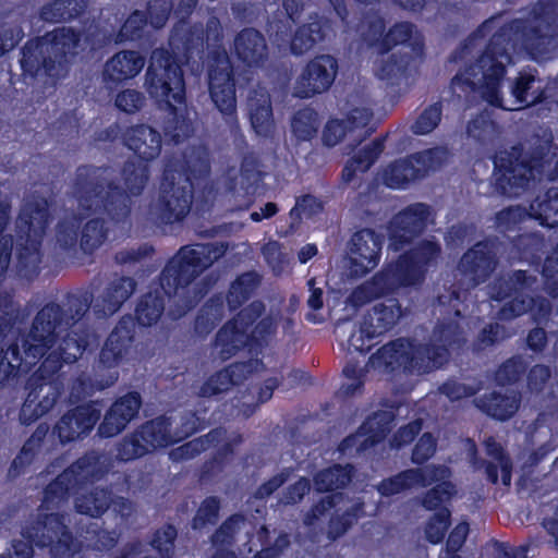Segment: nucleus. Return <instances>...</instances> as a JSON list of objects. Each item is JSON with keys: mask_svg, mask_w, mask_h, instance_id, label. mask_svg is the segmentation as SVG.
<instances>
[{"mask_svg": "<svg viewBox=\"0 0 558 558\" xmlns=\"http://www.w3.org/2000/svg\"><path fill=\"white\" fill-rule=\"evenodd\" d=\"M92 301L90 291L75 289L64 295L63 306L54 301L47 302L22 338V351L15 342L5 351L16 369L15 378L41 361L25 384L27 395L19 413L22 425L35 423L60 399L63 391L60 369L64 364L77 362L90 342L89 328L80 322L90 310Z\"/></svg>", "mask_w": 558, "mask_h": 558, "instance_id": "f257e3e1", "label": "nucleus"}, {"mask_svg": "<svg viewBox=\"0 0 558 558\" xmlns=\"http://www.w3.org/2000/svg\"><path fill=\"white\" fill-rule=\"evenodd\" d=\"M500 17L495 14L486 19L460 44L454 60L472 54L492 34L476 61L450 81L452 92L465 96L476 92L480 85L483 98L497 108L502 107L500 87L513 52L523 51L532 60L549 53V45L558 36V0H537L531 4L527 17H514L497 27Z\"/></svg>", "mask_w": 558, "mask_h": 558, "instance_id": "f03ea898", "label": "nucleus"}, {"mask_svg": "<svg viewBox=\"0 0 558 558\" xmlns=\"http://www.w3.org/2000/svg\"><path fill=\"white\" fill-rule=\"evenodd\" d=\"M227 245L222 242L194 243L181 246L166 263L159 275L161 291L155 290L143 294L135 306L134 317L130 314L122 316L107 337L98 356V366L107 369L101 378L80 375L75 387L86 396L102 391L113 386L119 373L116 368L124 360L135 337V323L142 327H150L158 323L165 312V295L179 298L174 303L181 307L179 316L192 310L197 300L186 295L190 286L214 263L225 256Z\"/></svg>", "mask_w": 558, "mask_h": 558, "instance_id": "7ed1b4c3", "label": "nucleus"}, {"mask_svg": "<svg viewBox=\"0 0 558 558\" xmlns=\"http://www.w3.org/2000/svg\"><path fill=\"white\" fill-rule=\"evenodd\" d=\"M222 39L221 24L218 17H208L206 25L179 20L169 35V47L156 48L145 75V86L158 105L168 109L171 118L163 124L165 135L174 144H180L193 133L191 120L179 112L175 105H185V81L182 62L189 63L196 58L203 59L209 40Z\"/></svg>", "mask_w": 558, "mask_h": 558, "instance_id": "20e7f679", "label": "nucleus"}, {"mask_svg": "<svg viewBox=\"0 0 558 558\" xmlns=\"http://www.w3.org/2000/svg\"><path fill=\"white\" fill-rule=\"evenodd\" d=\"M106 169L93 165L76 168L73 196L85 214H101L114 225H125L132 214V198L143 194L149 180L147 162L126 160L121 169L125 189L102 175Z\"/></svg>", "mask_w": 558, "mask_h": 558, "instance_id": "39448f33", "label": "nucleus"}, {"mask_svg": "<svg viewBox=\"0 0 558 558\" xmlns=\"http://www.w3.org/2000/svg\"><path fill=\"white\" fill-rule=\"evenodd\" d=\"M210 162L206 155L192 150L181 158H168L163 165L157 199L149 215L159 226L182 222L191 211L194 191L208 181Z\"/></svg>", "mask_w": 558, "mask_h": 558, "instance_id": "423d86ee", "label": "nucleus"}, {"mask_svg": "<svg viewBox=\"0 0 558 558\" xmlns=\"http://www.w3.org/2000/svg\"><path fill=\"white\" fill-rule=\"evenodd\" d=\"M98 34L97 28L84 33L72 26H60L43 37L28 40L21 51L23 75L34 80L43 77L47 84L56 86L69 75L80 53L82 39L94 48Z\"/></svg>", "mask_w": 558, "mask_h": 558, "instance_id": "0eeeda50", "label": "nucleus"}, {"mask_svg": "<svg viewBox=\"0 0 558 558\" xmlns=\"http://www.w3.org/2000/svg\"><path fill=\"white\" fill-rule=\"evenodd\" d=\"M440 254L441 245L435 238L418 241L396 260L384 265L369 280L356 287L349 296L350 303L362 306L391 295L400 288L422 284L429 267L437 262Z\"/></svg>", "mask_w": 558, "mask_h": 558, "instance_id": "6e6552de", "label": "nucleus"}, {"mask_svg": "<svg viewBox=\"0 0 558 558\" xmlns=\"http://www.w3.org/2000/svg\"><path fill=\"white\" fill-rule=\"evenodd\" d=\"M450 355L448 348L438 342L418 343L414 339L400 337L373 353L367 365L391 376L424 375L444 367Z\"/></svg>", "mask_w": 558, "mask_h": 558, "instance_id": "1a4fd4ad", "label": "nucleus"}, {"mask_svg": "<svg viewBox=\"0 0 558 558\" xmlns=\"http://www.w3.org/2000/svg\"><path fill=\"white\" fill-rule=\"evenodd\" d=\"M23 539L12 542L13 554L0 558H33L34 547L48 549L51 558H75L83 544L65 524V514L60 512L38 514L21 531Z\"/></svg>", "mask_w": 558, "mask_h": 558, "instance_id": "9d476101", "label": "nucleus"}, {"mask_svg": "<svg viewBox=\"0 0 558 558\" xmlns=\"http://www.w3.org/2000/svg\"><path fill=\"white\" fill-rule=\"evenodd\" d=\"M549 154V144H535L524 148L517 143L498 150L494 158V189L501 196H518L525 191L535 174H541Z\"/></svg>", "mask_w": 558, "mask_h": 558, "instance_id": "9b49d317", "label": "nucleus"}, {"mask_svg": "<svg viewBox=\"0 0 558 558\" xmlns=\"http://www.w3.org/2000/svg\"><path fill=\"white\" fill-rule=\"evenodd\" d=\"M50 221L46 197H37L22 205L15 221L16 272L21 278L33 280L40 274L41 246Z\"/></svg>", "mask_w": 558, "mask_h": 558, "instance_id": "f8f14e48", "label": "nucleus"}, {"mask_svg": "<svg viewBox=\"0 0 558 558\" xmlns=\"http://www.w3.org/2000/svg\"><path fill=\"white\" fill-rule=\"evenodd\" d=\"M108 473L102 457L95 450L85 452L44 488L43 504L59 507L68 501L70 496L83 490L86 486L100 481Z\"/></svg>", "mask_w": 558, "mask_h": 558, "instance_id": "ddd939ff", "label": "nucleus"}, {"mask_svg": "<svg viewBox=\"0 0 558 558\" xmlns=\"http://www.w3.org/2000/svg\"><path fill=\"white\" fill-rule=\"evenodd\" d=\"M207 74L215 107L231 130L239 129L233 66L225 49L217 48L209 52Z\"/></svg>", "mask_w": 558, "mask_h": 558, "instance_id": "4468645a", "label": "nucleus"}, {"mask_svg": "<svg viewBox=\"0 0 558 558\" xmlns=\"http://www.w3.org/2000/svg\"><path fill=\"white\" fill-rule=\"evenodd\" d=\"M535 283L536 277L521 269L495 278L488 287L489 298L505 302L497 312L498 319L509 322L525 314L533 302L529 292Z\"/></svg>", "mask_w": 558, "mask_h": 558, "instance_id": "2eb2a0df", "label": "nucleus"}, {"mask_svg": "<svg viewBox=\"0 0 558 558\" xmlns=\"http://www.w3.org/2000/svg\"><path fill=\"white\" fill-rule=\"evenodd\" d=\"M442 163L438 148H428L389 162L380 173L381 182L391 190H405L426 178Z\"/></svg>", "mask_w": 558, "mask_h": 558, "instance_id": "dca6fc26", "label": "nucleus"}, {"mask_svg": "<svg viewBox=\"0 0 558 558\" xmlns=\"http://www.w3.org/2000/svg\"><path fill=\"white\" fill-rule=\"evenodd\" d=\"M264 313V303L253 301L217 331L214 348L221 360L227 361L247 347L248 332Z\"/></svg>", "mask_w": 558, "mask_h": 558, "instance_id": "f3484780", "label": "nucleus"}, {"mask_svg": "<svg viewBox=\"0 0 558 558\" xmlns=\"http://www.w3.org/2000/svg\"><path fill=\"white\" fill-rule=\"evenodd\" d=\"M434 222L432 207L425 203H413L397 213L388 225V248L401 252L425 233Z\"/></svg>", "mask_w": 558, "mask_h": 558, "instance_id": "a211bd4d", "label": "nucleus"}, {"mask_svg": "<svg viewBox=\"0 0 558 558\" xmlns=\"http://www.w3.org/2000/svg\"><path fill=\"white\" fill-rule=\"evenodd\" d=\"M11 204L7 199L0 198V284L5 278L8 271L12 248L13 238L11 234H4V231L11 219ZM20 306L14 302L10 294L0 293V340L5 339L13 332L20 319Z\"/></svg>", "mask_w": 558, "mask_h": 558, "instance_id": "6ab92c4d", "label": "nucleus"}, {"mask_svg": "<svg viewBox=\"0 0 558 558\" xmlns=\"http://www.w3.org/2000/svg\"><path fill=\"white\" fill-rule=\"evenodd\" d=\"M101 417V401L90 400L68 410L56 423L52 435L65 445L90 434Z\"/></svg>", "mask_w": 558, "mask_h": 558, "instance_id": "aec40b11", "label": "nucleus"}, {"mask_svg": "<svg viewBox=\"0 0 558 558\" xmlns=\"http://www.w3.org/2000/svg\"><path fill=\"white\" fill-rule=\"evenodd\" d=\"M338 60L330 54H318L311 59L294 84L293 95L307 99L327 92L338 73Z\"/></svg>", "mask_w": 558, "mask_h": 558, "instance_id": "412c9836", "label": "nucleus"}, {"mask_svg": "<svg viewBox=\"0 0 558 558\" xmlns=\"http://www.w3.org/2000/svg\"><path fill=\"white\" fill-rule=\"evenodd\" d=\"M384 235L371 228L354 232L350 240V275L362 278L380 262Z\"/></svg>", "mask_w": 558, "mask_h": 558, "instance_id": "4be33fe9", "label": "nucleus"}, {"mask_svg": "<svg viewBox=\"0 0 558 558\" xmlns=\"http://www.w3.org/2000/svg\"><path fill=\"white\" fill-rule=\"evenodd\" d=\"M498 264L495 243L482 240L468 248L458 263V269L468 280L470 288L486 282Z\"/></svg>", "mask_w": 558, "mask_h": 558, "instance_id": "5701e85b", "label": "nucleus"}, {"mask_svg": "<svg viewBox=\"0 0 558 558\" xmlns=\"http://www.w3.org/2000/svg\"><path fill=\"white\" fill-rule=\"evenodd\" d=\"M141 407L142 397L137 391H130L119 397L106 411L98 425V436L112 438L122 433L129 423L137 416Z\"/></svg>", "mask_w": 558, "mask_h": 558, "instance_id": "b1692460", "label": "nucleus"}, {"mask_svg": "<svg viewBox=\"0 0 558 558\" xmlns=\"http://www.w3.org/2000/svg\"><path fill=\"white\" fill-rule=\"evenodd\" d=\"M260 360H247L234 362L211 374L199 387L198 396L202 398H210L228 391L231 387L243 384L251 375H253Z\"/></svg>", "mask_w": 558, "mask_h": 558, "instance_id": "393cba45", "label": "nucleus"}, {"mask_svg": "<svg viewBox=\"0 0 558 558\" xmlns=\"http://www.w3.org/2000/svg\"><path fill=\"white\" fill-rule=\"evenodd\" d=\"M417 72L416 60L409 52L391 53L387 59L381 60L375 70L378 80L385 82L390 88L410 86Z\"/></svg>", "mask_w": 558, "mask_h": 558, "instance_id": "a878e982", "label": "nucleus"}, {"mask_svg": "<svg viewBox=\"0 0 558 558\" xmlns=\"http://www.w3.org/2000/svg\"><path fill=\"white\" fill-rule=\"evenodd\" d=\"M122 144L142 161L149 162L161 153V134L147 124L126 128L121 134Z\"/></svg>", "mask_w": 558, "mask_h": 558, "instance_id": "bb28decb", "label": "nucleus"}, {"mask_svg": "<svg viewBox=\"0 0 558 558\" xmlns=\"http://www.w3.org/2000/svg\"><path fill=\"white\" fill-rule=\"evenodd\" d=\"M233 49L236 59L252 69L264 66L269 56L265 36L253 27L243 28L236 34Z\"/></svg>", "mask_w": 558, "mask_h": 558, "instance_id": "cd10ccee", "label": "nucleus"}, {"mask_svg": "<svg viewBox=\"0 0 558 558\" xmlns=\"http://www.w3.org/2000/svg\"><path fill=\"white\" fill-rule=\"evenodd\" d=\"M145 63V57L136 50L118 51L104 65V82L119 86L137 76Z\"/></svg>", "mask_w": 558, "mask_h": 558, "instance_id": "c85d7f7f", "label": "nucleus"}, {"mask_svg": "<svg viewBox=\"0 0 558 558\" xmlns=\"http://www.w3.org/2000/svg\"><path fill=\"white\" fill-rule=\"evenodd\" d=\"M437 468L433 465L430 469H407L395 475L383 478L377 485L376 490L381 497H392L402 492L411 489L418 485L427 487L436 481Z\"/></svg>", "mask_w": 558, "mask_h": 558, "instance_id": "c756f323", "label": "nucleus"}, {"mask_svg": "<svg viewBox=\"0 0 558 558\" xmlns=\"http://www.w3.org/2000/svg\"><path fill=\"white\" fill-rule=\"evenodd\" d=\"M136 281L126 276L110 281L102 294L92 301L94 313L98 317H109L117 313L126 300L134 293Z\"/></svg>", "mask_w": 558, "mask_h": 558, "instance_id": "7c9ffc66", "label": "nucleus"}, {"mask_svg": "<svg viewBox=\"0 0 558 558\" xmlns=\"http://www.w3.org/2000/svg\"><path fill=\"white\" fill-rule=\"evenodd\" d=\"M387 136L388 134H384L375 137L347 160L341 171L342 183L350 184L355 180L357 172L364 173L375 165L385 150Z\"/></svg>", "mask_w": 558, "mask_h": 558, "instance_id": "2f4dec72", "label": "nucleus"}, {"mask_svg": "<svg viewBox=\"0 0 558 558\" xmlns=\"http://www.w3.org/2000/svg\"><path fill=\"white\" fill-rule=\"evenodd\" d=\"M403 312L398 299L389 298L384 302L375 304L363 316L362 323L371 330V336H383L390 331Z\"/></svg>", "mask_w": 558, "mask_h": 558, "instance_id": "473e14b6", "label": "nucleus"}, {"mask_svg": "<svg viewBox=\"0 0 558 558\" xmlns=\"http://www.w3.org/2000/svg\"><path fill=\"white\" fill-rule=\"evenodd\" d=\"M331 31L328 19L317 13L310 15V22L300 25L291 38L290 49L294 56H302L323 41Z\"/></svg>", "mask_w": 558, "mask_h": 558, "instance_id": "72a5a7b5", "label": "nucleus"}, {"mask_svg": "<svg viewBox=\"0 0 558 558\" xmlns=\"http://www.w3.org/2000/svg\"><path fill=\"white\" fill-rule=\"evenodd\" d=\"M521 398L518 393L506 395L498 391L484 393L474 399L475 407L487 416L505 422L519 410Z\"/></svg>", "mask_w": 558, "mask_h": 558, "instance_id": "f704fd0d", "label": "nucleus"}, {"mask_svg": "<svg viewBox=\"0 0 558 558\" xmlns=\"http://www.w3.org/2000/svg\"><path fill=\"white\" fill-rule=\"evenodd\" d=\"M137 430L150 451L175 444L171 417L165 414L144 422Z\"/></svg>", "mask_w": 558, "mask_h": 558, "instance_id": "c9c22d12", "label": "nucleus"}, {"mask_svg": "<svg viewBox=\"0 0 558 558\" xmlns=\"http://www.w3.org/2000/svg\"><path fill=\"white\" fill-rule=\"evenodd\" d=\"M225 317V296L211 295L198 310L193 323V330L198 337L208 336Z\"/></svg>", "mask_w": 558, "mask_h": 558, "instance_id": "e433bc0d", "label": "nucleus"}, {"mask_svg": "<svg viewBox=\"0 0 558 558\" xmlns=\"http://www.w3.org/2000/svg\"><path fill=\"white\" fill-rule=\"evenodd\" d=\"M86 9V0H51L39 10V17L46 23L70 22L80 17Z\"/></svg>", "mask_w": 558, "mask_h": 558, "instance_id": "4c0bfd02", "label": "nucleus"}, {"mask_svg": "<svg viewBox=\"0 0 558 558\" xmlns=\"http://www.w3.org/2000/svg\"><path fill=\"white\" fill-rule=\"evenodd\" d=\"M542 227L558 226V186H551L530 204V214Z\"/></svg>", "mask_w": 558, "mask_h": 558, "instance_id": "58836bf2", "label": "nucleus"}, {"mask_svg": "<svg viewBox=\"0 0 558 558\" xmlns=\"http://www.w3.org/2000/svg\"><path fill=\"white\" fill-rule=\"evenodd\" d=\"M113 493L109 487H94L75 499V510L80 514L100 518L110 507Z\"/></svg>", "mask_w": 558, "mask_h": 558, "instance_id": "ea45409f", "label": "nucleus"}, {"mask_svg": "<svg viewBox=\"0 0 558 558\" xmlns=\"http://www.w3.org/2000/svg\"><path fill=\"white\" fill-rule=\"evenodd\" d=\"M352 469L350 464H332L318 471L314 476L316 490L330 493L347 487L352 480Z\"/></svg>", "mask_w": 558, "mask_h": 558, "instance_id": "a19ab883", "label": "nucleus"}, {"mask_svg": "<svg viewBox=\"0 0 558 558\" xmlns=\"http://www.w3.org/2000/svg\"><path fill=\"white\" fill-rule=\"evenodd\" d=\"M259 284V276L255 271H247L239 275L230 284L225 302L227 301L230 311L241 307L255 292Z\"/></svg>", "mask_w": 558, "mask_h": 558, "instance_id": "79ce46f5", "label": "nucleus"}, {"mask_svg": "<svg viewBox=\"0 0 558 558\" xmlns=\"http://www.w3.org/2000/svg\"><path fill=\"white\" fill-rule=\"evenodd\" d=\"M393 415L388 412H375L360 425V430L366 434L364 448H374L390 433Z\"/></svg>", "mask_w": 558, "mask_h": 558, "instance_id": "37998d69", "label": "nucleus"}, {"mask_svg": "<svg viewBox=\"0 0 558 558\" xmlns=\"http://www.w3.org/2000/svg\"><path fill=\"white\" fill-rule=\"evenodd\" d=\"M325 203L313 194H303L295 199L293 208L290 210L289 216L291 219L290 228L284 232H295L303 219H312L324 211ZM281 236L283 233L281 232Z\"/></svg>", "mask_w": 558, "mask_h": 558, "instance_id": "c03bdc74", "label": "nucleus"}, {"mask_svg": "<svg viewBox=\"0 0 558 558\" xmlns=\"http://www.w3.org/2000/svg\"><path fill=\"white\" fill-rule=\"evenodd\" d=\"M109 229L101 217H94L87 220L80 233V247L84 254L92 255L108 239Z\"/></svg>", "mask_w": 558, "mask_h": 558, "instance_id": "a18cd8bd", "label": "nucleus"}, {"mask_svg": "<svg viewBox=\"0 0 558 558\" xmlns=\"http://www.w3.org/2000/svg\"><path fill=\"white\" fill-rule=\"evenodd\" d=\"M536 70L529 69L520 71L512 87L511 93L521 106H533L545 99L543 89L530 93L536 82Z\"/></svg>", "mask_w": 558, "mask_h": 558, "instance_id": "49530a36", "label": "nucleus"}, {"mask_svg": "<svg viewBox=\"0 0 558 558\" xmlns=\"http://www.w3.org/2000/svg\"><path fill=\"white\" fill-rule=\"evenodd\" d=\"M318 112L312 107H304L295 111L291 119V131L299 142L313 140L319 130Z\"/></svg>", "mask_w": 558, "mask_h": 558, "instance_id": "de8ad7c7", "label": "nucleus"}, {"mask_svg": "<svg viewBox=\"0 0 558 558\" xmlns=\"http://www.w3.org/2000/svg\"><path fill=\"white\" fill-rule=\"evenodd\" d=\"M220 435V429H211L204 436L194 438L171 449L169 452V458L173 462L192 460L199 456L202 452L206 451L209 445L216 441Z\"/></svg>", "mask_w": 558, "mask_h": 558, "instance_id": "09e8293b", "label": "nucleus"}, {"mask_svg": "<svg viewBox=\"0 0 558 558\" xmlns=\"http://www.w3.org/2000/svg\"><path fill=\"white\" fill-rule=\"evenodd\" d=\"M362 39L366 45L383 54L386 35L385 19L378 12H367L362 21Z\"/></svg>", "mask_w": 558, "mask_h": 558, "instance_id": "8fccbe9b", "label": "nucleus"}, {"mask_svg": "<svg viewBox=\"0 0 558 558\" xmlns=\"http://www.w3.org/2000/svg\"><path fill=\"white\" fill-rule=\"evenodd\" d=\"M82 222L83 216L76 213H71L58 221L56 241L62 250L71 251L76 247Z\"/></svg>", "mask_w": 558, "mask_h": 558, "instance_id": "3c124183", "label": "nucleus"}, {"mask_svg": "<svg viewBox=\"0 0 558 558\" xmlns=\"http://www.w3.org/2000/svg\"><path fill=\"white\" fill-rule=\"evenodd\" d=\"M148 22L150 21L145 11L134 10L116 34L114 43L123 44L125 41L141 40L144 37Z\"/></svg>", "mask_w": 558, "mask_h": 558, "instance_id": "603ef678", "label": "nucleus"}, {"mask_svg": "<svg viewBox=\"0 0 558 558\" xmlns=\"http://www.w3.org/2000/svg\"><path fill=\"white\" fill-rule=\"evenodd\" d=\"M150 452L137 428L125 435L116 446V458L122 462L140 459Z\"/></svg>", "mask_w": 558, "mask_h": 558, "instance_id": "864d4df0", "label": "nucleus"}, {"mask_svg": "<svg viewBox=\"0 0 558 558\" xmlns=\"http://www.w3.org/2000/svg\"><path fill=\"white\" fill-rule=\"evenodd\" d=\"M527 364L521 355H513L504 361L494 373L495 383L500 386L517 384L525 375Z\"/></svg>", "mask_w": 558, "mask_h": 558, "instance_id": "5fc2aeb1", "label": "nucleus"}, {"mask_svg": "<svg viewBox=\"0 0 558 558\" xmlns=\"http://www.w3.org/2000/svg\"><path fill=\"white\" fill-rule=\"evenodd\" d=\"M250 120L256 134L268 137L274 132V116L270 100L267 97L263 104L250 101Z\"/></svg>", "mask_w": 558, "mask_h": 558, "instance_id": "6e6d98bb", "label": "nucleus"}, {"mask_svg": "<svg viewBox=\"0 0 558 558\" xmlns=\"http://www.w3.org/2000/svg\"><path fill=\"white\" fill-rule=\"evenodd\" d=\"M263 178L258 160L251 155L244 156L240 165V185L244 193L255 195Z\"/></svg>", "mask_w": 558, "mask_h": 558, "instance_id": "4d7b16f0", "label": "nucleus"}, {"mask_svg": "<svg viewBox=\"0 0 558 558\" xmlns=\"http://www.w3.org/2000/svg\"><path fill=\"white\" fill-rule=\"evenodd\" d=\"M451 525V511L448 507H442L438 509L433 515L427 520L424 533L425 538L428 543L433 545L440 544L446 533Z\"/></svg>", "mask_w": 558, "mask_h": 558, "instance_id": "13d9d810", "label": "nucleus"}, {"mask_svg": "<svg viewBox=\"0 0 558 558\" xmlns=\"http://www.w3.org/2000/svg\"><path fill=\"white\" fill-rule=\"evenodd\" d=\"M177 537V527L171 523H166L153 533L149 545L160 558H173Z\"/></svg>", "mask_w": 558, "mask_h": 558, "instance_id": "bf43d9fd", "label": "nucleus"}, {"mask_svg": "<svg viewBox=\"0 0 558 558\" xmlns=\"http://www.w3.org/2000/svg\"><path fill=\"white\" fill-rule=\"evenodd\" d=\"M433 339L435 342L446 345L450 352L460 350L465 343L463 330L457 322L438 324L434 328Z\"/></svg>", "mask_w": 558, "mask_h": 558, "instance_id": "052dcab7", "label": "nucleus"}, {"mask_svg": "<svg viewBox=\"0 0 558 558\" xmlns=\"http://www.w3.org/2000/svg\"><path fill=\"white\" fill-rule=\"evenodd\" d=\"M363 510L362 504H355L341 514L332 515L328 522V537L336 541L344 535L356 522Z\"/></svg>", "mask_w": 558, "mask_h": 558, "instance_id": "680f3d73", "label": "nucleus"}, {"mask_svg": "<svg viewBox=\"0 0 558 558\" xmlns=\"http://www.w3.org/2000/svg\"><path fill=\"white\" fill-rule=\"evenodd\" d=\"M221 502L217 496L206 497L197 508L193 519L192 527L202 530L207 525H215L219 519Z\"/></svg>", "mask_w": 558, "mask_h": 558, "instance_id": "e2e57ef3", "label": "nucleus"}, {"mask_svg": "<svg viewBox=\"0 0 558 558\" xmlns=\"http://www.w3.org/2000/svg\"><path fill=\"white\" fill-rule=\"evenodd\" d=\"M442 117V105L440 101L427 106L411 125L415 135H427L440 123Z\"/></svg>", "mask_w": 558, "mask_h": 558, "instance_id": "0e129e2a", "label": "nucleus"}, {"mask_svg": "<svg viewBox=\"0 0 558 558\" xmlns=\"http://www.w3.org/2000/svg\"><path fill=\"white\" fill-rule=\"evenodd\" d=\"M453 495V484L449 481H444L423 494L421 505L424 509L436 512L438 509L445 507L444 504L449 501Z\"/></svg>", "mask_w": 558, "mask_h": 558, "instance_id": "69168bd1", "label": "nucleus"}, {"mask_svg": "<svg viewBox=\"0 0 558 558\" xmlns=\"http://www.w3.org/2000/svg\"><path fill=\"white\" fill-rule=\"evenodd\" d=\"M544 291L551 299L558 298V242L547 254L542 267Z\"/></svg>", "mask_w": 558, "mask_h": 558, "instance_id": "338daca9", "label": "nucleus"}, {"mask_svg": "<svg viewBox=\"0 0 558 558\" xmlns=\"http://www.w3.org/2000/svg\"><path fill=\"white\" fill-rule=\"evenodd\" d=\"M207 422L196 411H185L180 415L179 424L173 430L174 441H182L205 429Z\"/></svg>", "mask_w": 558, "mask_h": 558, "instance_id": "774afa93", "label": "nucleus"}]
</instances>
